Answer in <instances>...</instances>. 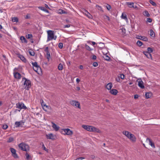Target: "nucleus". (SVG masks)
Wrapping results in <instances>:
<instances>
[{
	"instance_id": "obj_59",
	"label": "nucleus",
	"mask_w": 160,
	"mask_h": 160,
	"mask_svg": "<svg viewBox=\"0 0 160 160\" xmlns=\"http://www.w3.org/2000/svg\"><path fill=\"white\" fill-rule=\"evenodd\" d=\"M79 68L81 69H83V66L82 65H81L79 66Z\"/></svg>"
},
{
	"instance_id": "obj_16",
	"label": "nucleus",
	"mask_w": 160,
	"mask_h": 160,
	"mask_svg": "<svg viewBox=\"0 0 160 160\" xmlns=\"http://www.w3.org/2000/svg\"><path fill=\"white\" fill-rule=\"evenodd\" d=\"M127 4L130 8H137V6H136L135 7L134 6V3L133 2H127Z\"/></svg>"
},
{
	"instance_id": "obj_18",
	"label": "nucleus",
	"mask_w": 160,
	"mask_h": 160,
	"mask_svg": "<svg viewBox=\"0 0 160 160\" xmlns=\"http://www.w3.org/2000/svg\"><path fill=\"white\" fill-rule=\"evenodd\" d=\"M128 138L133 142H134L136 141V138L135 136L133 134H130Z\"/></svg>"
},
{
	"instance_id": "obj_23",
	"label": "nucleus",
	"mask_w": 160,
	"mask_h": 160,
	"mask_svg": "<svg viewBox=\"0 0 160 160\" xmlns=\"http://www.w3.org/2000/svg\"><path fill=\"white\" fill-rule=\"evenodd\" d=\"M33 69L34 71L36 72H37L38 73H39V72L41 71V68L40 67H33Z\"/></svg>"
},
{
	"instance_id": "obj_32",
	"label": "nucleus",
	"mask_w": 160,
	"mask_h": 160,
	"mask_svg": "<svg viewBox=\"0 0 160 160\" xmlns=\"http://www.w3.org/2000/svg\"><path fill=\"white\" fill-rule=\"evenodd\" d=\"M12 21L13 22H18V19L17 17H14L12 18Z\"/></svg>"
},
{
	"instance_id": "obj_35",
	"label": "nucleus",
	"mask_w": 160,
	"mask_h": 160,
	"mask_svg": "<svg viewBox=\"0 0 160 160\" xmlns=\"http://www.w3.org/2000/svg\"><path fill=\"white\" fill-rule=\"evenodd\" d=\"M148 51H147L150 53H151L153 52V49L151 47H148L147 48Z\"/></svg>"
},
{
	"instance_id": "obj_10",
	"label": "nucleus",
	"mask_w": 160,
	"mask_h": 160,
	"mask_svg": "<svg viewBox=\"0 0 160 160\" xmlns=\"http://www.w3.org/2000/svg\"><path fill=\"white\" fill-rule=\"evenodd\" d=\"M137 81L138 82V85L141 88L143 89L144 88V86L143 85V82L142 80L141 79H138Z\"/></svg>"
},
{
	"instance_id": "obj_36",
	"label": "nucleus",
	"mask_w": 160,
	"mask_h": 160,
	"mask_svg": "<svg viewBox=\"0 0 160 160\" xmlns=\"http://www.w3.org/2000/svg\"><path fill=\"white\" fill-rule=\"evenodd\" d=\"M149 141V144L152 146V147H155L154 145V143H153L150 139H148Z\"/></svg>"
},
{
	"instance_id": "obj_21",
	"label": "nucleus",
	"mask_w": 160,
	"mask_h": 160,
	"mask_svg": "<svg viewBox=\"0 0 160 160\" xmlns=\"http://www.w3.org/2000/svg\"><path fill=\"white\" fill-rule=\"evenodd\" d=\"M86 13H85V15L89 19H92V16L87 10H85Z\"/></svg>"
},
{
	"instance_id": "obj_15",
	"label": "nucleus",
	"mask_w": 160,
	"mask_h": 160,
	"mask_svg": "<svg viewBox=\"0 0 160 160\" xmlns=\"http://www.w3.org/2000/svg\"><path fill=\"white\" fill-rule=\"evenodd\" d=\"M143 53L148 58L150 59H152V55L150 53L146 51H144L143 52Z\"/></svg>"
},
{
	"instance_id": "obj_11",
	"label": "nucleus",
	"mask_w": 160,
	"mask_h": 160,
	"mask_svg": "<svg viewBox=\"0 0 160 160\" xmlns=\"http://www.w3.org/2000/svg\"><path fill=\"white\" fill-rule=\"evenodd\" d=\"M52 127L55 131H58L60 127L53 122H52Z\"/></svg>"
},
{
	"instance_id": "obj_44",
	"label": "nucleus",
	"mask_w": 160,
	"mask_h": 160,
	"mask_svg": "<svg viewBox=\"0 0 160 160\" xmlns=\"http://www.w3.org/2000/svg\"><path fill=\"white\" fill-rule=\"evenodd\" d=\"M118 77H119V78H121L122 79H123L125 78V76L123 74H120V76Z\"/></svg>"
},
{
	"instance_id": "obj_17",
	"label": "nucleus",
	"mask_w": 160,
	"mask_h": 160,
	"mask_svg": "<svg viewBox=\"0 0 160 160\" xmlns=\"http://www.w3.org/2000/svg\"><path fill=\"white\" fill-rule=\"evenodd\" d=\"M139 38H137L138 39L145 41H147L148 40V38L146 37L145 36H138Z\"/></svg>"
},
{
	"instance_id": "obj_2",
	"label": "nucleus",
	"mask_w": 160,
	"mask_h": 160,
	"mask_svg": "<svg viewBox=\"0 0 160 160\" xmlns=\"http://www.w3.org/2000/svg\"><path fill=\"white\" fill-rule=\"evenodd\" d=\"M24 80L23 83L24 87L26 90H28L31 87V82L29 80L24 77H23L22 81Z\"/></svg>"
},
{
	"instance_id": "obj_39",
	"label": "nucleus",
	"mask_w": 160,
	"mask_h": 160,
	"mask_svg": "<svg viewBox=\"0 0 160 160\" xmlns=\"http://www.w3.org/2000/svg\"><path fill=\"white\" fill-rule=\"evenodd\" d=\"M25 156L26 157V159L28 160L30 159V156L29 155V154L28 153H26L25 154Z\"/></svg>"
},
{
	"instance_id": "obj_55",
	"label": "nucleus",
	"mask_w": 160,
	"mask_h": 160,
	"mask_svg": "<svg viewBox=\"0 0 160 160\" xmlns=\"http://www.w3.org/2000/svg\"><path fill=\"white\" fill-rule=\"evenodd\" d=\"M97 57L95 55H93L92 56V59L93 60H95L96 59Z\"/></svg>"
},
{
	"instance_id": "obj_42",
	"label": "nucleus",
	"mask_w": 160,
	"mask_h": 160,
	"mask_svg": "<svg viewBox=\"0 0 160 160\" xmlns=\"http://www.w3.org/2000/svg\"><path fill=\"white\" fill-rule=\"evenodd\" d=\"M58 47L60 49H62L63 48V44L62 42L59 43L58 45Z\"/></svg>"
},
{
	"instance_id": "obj_57",
	"label": "nucleus",
	"mask_w": 160,
	"mask_h": 160,
	"mask_svg": "<svg viewBox=\"0 0 160 160\" xmlns=\"http://www.w3.org/2000/svg\"><path fill=\"white\" fill-rule=\"evenodd\" d=\"M48 47H47L45 49V51L46 52H49L48 50Z\"/></svg>"
},
{
	"instance_id": "obj_61",
	"label": "nucleus",
	"mask_w": 160,
	"mask_h": 160,
	"mask_svg": "<svg viewBox=\"0 0 160 160\" xmlns=\"http://www.w3.org/2000/svg\"><path fill=\"white\" fill-rule=\"evenodd\" d=\"M57 38V36L56 35H54V38H53V39L54 40H56V39Z\"/></svg>"
},
{
	"instance_id": "obj_30",
	"label": "nucleus",
	"mask_w": 160,
	"mask_h": 160,
	"mask_svg": "<svg viewBox=\"0 0 160 160\" xmlns=\"http://www.w3.org/2000/svg\"><path fill=\"white\" fill-rule=\"evenodd\" d=\"M121 18L122 19H123L125 20L128 19L126 15V14H124L123 13H122Z\"/></svg>"
},
{
	"instance_id": "obj_63",
	"label": "nucleus",
	"mask_w": 160,
	"mask_h": 160,
	"mask_svg": "<svg viewBox=\"0 0 160 160\" xmlns=\"http://www.w3.org/2000/svg\"><path fill=\"white\" fill-rule=\"evenodd\" d=\"M42 147H43V149H44V150L45 151H46L47 150V149H46V148H45V147L44 146V145L42 146Z\"/></svg>"
},
{
	"instance_id": "obj_54",
	"label": "nucleus",
	"mask_w": 160,
	"mask_h": 160,
	"mask_svg": "<svg viewBox=\"0 0 160 160\" xmlns=\"http://www.w3.org/2000/svg\"><path fill=\"white\" fill-rule=\"evenodd\" d=\"M70 27V25L67 24L65 25L64 26V28H68Z\"/></svg>"
},
{
	"instance_id": "obj_51",
	"label": "nucleus",
	"mask_w": 160,
	"mask_h": 160,
	"mask_svg": "<svg viewBox=\"0 0 160 160\" xmlns=\"http://www.w3.org/2000/svg\"><path fill=\"white\" fill-rule=\"evenodd\" d=\"M8 128V126L6 125H4L2 126V128L4 129H7Z\"/></svg>"
},
{
	"instance_id": "obj_49",
	"label": "nucleus",
	"mask_w": 160,
	"mask_h": 160,
	"mask_svg": "<svg viewBox=\"0 0 160 160\" xmlns=\"http://www.w3.org/2000/svg\"><path fill=\"white\" fill-rule=\"evenodd\" d=\"M32 37V35L31 34H28L27 36V38L28 39H30Z\"/></svg>"
},
{
	"instance_id": "obj_48",
	"label": "nucleus",
	"mask_w": 160,
	"mask_h": 160,
	"mask_svg": "<svg viewBox=\"0 0 160 160\" xmlns=\"http://www.w3.org/2000/svg\"><path fill=\"white\" fill-rule=\"evenodd\" d=\"M93 66L94 67H96L98 66V63L97 62H94L92 64Z\"/></svg>"
},
{
	"instance_id": "obj_26",
	"label": "nucleus",
	"mask_w": 160,
	"mask_h": 160,
	"mask_svg": "<svg viewBox=\"0 0 160 160\" xmlns=\"http://www.w3.org/2000/svg\"><path fill=\"white\" fill-rule=\"evenodd\" d=\"M39 8L41 10H42V11L45 12H46L47 13H49L48 10L45 8L44 7H39Z\"/></svg>"
},
{
	"instance_id": "obj_46",
	"label": "nucleus",
	"mask_w": 160,
	"mask_h": 160,
	"mask_svg": "<svg viewBox=\"0 0 160 160\" xmlns=\"http://www.w3.org/2000/svg\"><path fill=\"white\" fill-rule=\"evenodd\" d=\"M96 7L98 8V9L101 11H102V8L101 7V6L98 5H96Z\"/></svg>"
},
{
	"instance_id": "obj_25",
	"label": "nucleus",
	"mask_w": 160,
	"mask_h": 160,
	"mask_svg": "<svg viewBox=\"0 0 160 160\" xmlns=\"http://www.w3.org/2000/svg\"><path fill=\"white\" fill-rule=\"evenodd\" d=\"M150 35L151 37H155V33L152 29L150 30Z\"/></svg>"
},
{
	"instance_id": "obj_62",
	"label": "nucleus",
	"mask_w": 160,
	"mask_h": 160,
	"mask_svg": "<svg viewBox=\"0 0 160 160\" xmlns=\"http://www.w3.org/2000/svg\"><path fill=\"white\" fill-rule=\"evenodd\" d=\"M30 18V17L28 16V15H26L25 17V18L26 19H28Z\"/></svg>"
},
{
	"instance_id": "obj_24",
	"label": "nucleus",
	"mask_w": 160,
	"mask_h": 160,
	"mask_svg": "<svg viewBox=\"0 0 160 160\" xmlns=\"http://www.w3.org/2000/svg\"><path fill=\"white\" fill-rule=\"evenodd\" d=\"M152 94L150 92H146L145 94V96L146 98H151L152 96Z\"/></svg>"
},
{
	"instance_id": "obj_5",
	"label": "nucleus",
	"mask_w": 160,
	"mask_h": 160,
	"mask_svg": "<svg viewBox=\"0 0 160 160\" xmlns=\"http://www.w3.org/2000/svg\"><path fill=\"white\" fill-rule=\"evenodd\" d=\"M17 108L21 109H27V107L24 104L22 103H18L16 104Z\"/></svg>"
},
{
	"instance_id": "obj_47",
	"label": "nucleus",
	"mask_w": 160,
	"mask_h": 160,
	"mask_svg": "<svg viewBox=\"0 0 160 160\" xmlns=\"http://www.w3.org/2000/svg\"><path fill=\"white\" fill-rule=\"evenodd\" d=\"M106 8L108 10H110L111 9V6L108 4L106 6Z\"/></svg>"
},
{
	"instance_id": "obj_22",
	"label": "nucleus",
	"mask_w": 160,
	"mask_h": 160,
	"mask_svg": "<svg viewBox=\"0 0 160 160\" xmlns=\"http://www.w3.org/2000/svg\"><path fill=\"white\" fill-rule=\"evenodd\" d=\"M20 39L22 43H27V39L24 36H21L20 38Z\"/></svg>"
},
{
	"instance_id": "obj_9",
	"label": "nucleus",
	"mask_w": 160,
	"mask_h": 160,
	"mask_svg": "<svg viewBox=\"0 0 160 160\" xmlns=\"http://www.w3.org/2000/svg\"><path fill=\"white\" fill-rule=\"evenodd\" d=\"M24 122L22 120L19 122H16L15 123V125L16 128H18L21 126H22L24 125Z\"/></svg>"
},
{
	"instance_id": "obj_8",
	"label": "nucleus",
	"mask_w": 160,
	"mask_h": 160,
	"mask_svg": "<svg viewBox=\"0 0 160 160\" xmlns=\"http://www.w3.org/2000/svg\"><path fill=\"white\" fill-rule=\"evenodd\" d=\"M70 103L71 105L75 106L79 108H80V104L79 103L76 101L72 100L70 102Z\"/></svg>"
},
{
	"instance_id": "obj_45",
	"label": "nucleus",
	"mask_w": 160,
	"mask_h": 160,
	"mask_svg": "<svg viewBox=\"0 0 160 160\" xmlns=\"http://www.w3.org/2000/svg\"><path fill=\"white\" fill-rule=\"evenodd\" d=\"M60 12H59V13L62 14H66V12L64 10H62V9H60L59 10Z\"/></svg>"
},
{
	"instance_id": "obj_4",
	"label": "nucleus",
	"mask_w": 160,
	"mask_h": 160,
	"mask_svg": "<svg viewBox=\"0 0 160 160\" xmlns=\"http://www.w3.org/2000/svg\"><path fill=\"white\" fill-rule=\"evenodd\" d=\"M48 38L47 42L53 39L54 38V31L52 30H48L47 32Z\"/></svg>"
},
{
	"instance_id": "obj_60",
	"label": "nucleus",
	"mask_w": 160,
	"mask_h": 160,
	"mask_svg": "<svg viewBox=\"0 0 160 160\" xmlns=\"http://www.w3.org/2000/svg\"><path fill=\"white\" fill-rule=\"evenodd\" d=\"M76 82L77 83H78L80 82V79L79 78H77L76 79Z\"/></svg>"
},
{
	"instance_id": "obj_20",
	"label": "nucleus",
	"mask_w": 160,
	"mask_h": 160,
	"mask_svg": "<svg viewBox=\"0 0 160 160\" xmlns=\"http://www.w3.org/2000/svg\"><path fill=\"white\" fill-rule=\"evenodd\" d=\"M112 87V82H109L108 83L106 86V88L108 90H111V88Z\"/></svg>"
},
{
	"instance_id": "obj_12",
	"label": "nucleus",
	"mask_w": 160,
	"mask_h": 160,
	"mask_svg": "<svg viewBox=\"0 0 160 160\" xmlns=\"http://www.w3.org/2000/svg\"><path fill=\"white\" fill-rule=\"evenodd\" d=\"M14 78L16 79H20L21 78V75L18 72H13Z\"/></svg>"
},
{
	"instance_id": "obj_43",
	"label": "nucleus",
	"mask_w": 160,
	"mask_h": 160,
	"mask_svg": "<svg viewBox=\"0 0 160 160\" xmlns=\"http://www.w3.org/2000/svg\"><path fill=\"white\" fill-rule=\"evenodd\" d=\"M149 2L153 6H155L156 5V3L154 2L153 1L150 0L149 1Z\"/></svg>"
},
{
	"instance_id": "obj_64",
	"label": "nucleus",
	"mask_w": 160,
	"mask_h": 160,
	"mask_svg": "<svg viewBox=\"0 0 160 160\" xmlns=\"http://www.w3.org/2000/svg\"><path fill=\"white\" fill-rule=\"evenodd\" d=\"M77 89L78 90H79L80 89V88L79 87H77Z\"/></svg>"
},
{
	"instance_id": "obj_50",
	"label": "nucleus",
	"mask_w": 160,
	"mask_h": 160,
	"mask_svg": "<svg viewBox=\"0 0 160 160\" xmlns=\"http://www.w3.org/2000/svg\"><path fill=\"white\" fill-rule=\"evenodd\" d=\"M87 42H88V43H89L90 44H91L90 43L91 42L92 43V45H95L96 44V42H93V41H92V42H91L90 41H88Z\"/></svg>"
},
{
	"instance_id": "obj_58",
	"label": "nucleus",
	"mask_w": 160,
	"mask_h": 160,
	"mask_svg": "<svg viewBox=\"0 0 160 160\" xmlns=\"http://www.w3.org/2000/svg\"><path fill=\"white\" fill-rule=\"evenodd\" d=\"M116 80L117 82H119L120 81V78L119 77H118V78H117L116 79Z\"/></svg>"
},
{
	"instance_id": "obj_53",
	"label": "nucleus",
	"mask_w": 160,
	"mask_h": 160,
	"mask_svg": "<svg viewBox=\"0 0 160 160\" xmlns=\"http://www.w3.org/2000/svg\"><path fill=\"white\" fill-rule=\"evenodd\" d=\"M84 158H85L84 157H79V158H77L75 160H81L83 159Z\"/></svg>"
},
{
	"instance_id": "obj_52",
	"label": "nucleus",
	"mask_w": 160,
	"mask_h": 160,
	"mask_svg": "<svg viewBox=\"0 0 160 160\" xmlns=\"http://www.w3.org/2000/svg\"><path fill=\"white\" fill-rule=\"evenodd\" d=\"M152 21V20L151 18H148L147 19V22H151Z\"/></svg>"
},
{
	"instance_id": "obj_27",
	"label": "nucleus",
	"mask_w": 160,
	"mask_h": 160,
	"mask_svg": "<svg viewBox=\"0 0 160 160\" xmlns=\"http://www.w3.org/2000/svg\"><path fill=\"white\" fill-rule=\"evenodd\" d=\"M123 133L128 138H129V135L131 133L128 132L126 131H123Z\"/></svg>"
},
{
	"instance_id": "obj_1",
	"label": "nucleus",
	"mask_w": 160,
	"mask_h": 160,
	"mask_svg": "<svg viewBox=\"0 0 160 160\" xmlns=\"http://www.w3.org/2000/svg\"><path fill=\"white\" fill-rule=\"evenodd\" d=\"M82 127L84 129L89 132H99L100 131L98 129L91 126L83 125L82 126Z\"/></svg>"
},
{
	"instance_id": "obj_7",
	"label": "nucleus",
	"mask_w": 160,
	"mask_h": 160,
	"mask_svg": "<svg viewBox=\"0 0 160 160\" xmlns=\"http://www.w3.org/2000/svg\"><path fill=\"white\" fill-rule=\"evenodd\" d=\"M63 133L64 135H71L72 134V132L69 128L62 129Z\"/></svg>"
},
{
	"instance_id": "obj_38",
	"label": "nucleus",
	"mask_w": 160,
	"mask_h": 160,
	"mask_svg": "<svg viewBox=\"0 0 160 160\" xmlns=\"http://www.w3.org/2000/svg\"><path fill=\"white\" fill-rule=\"evenodd\" d=\"M29 52L30 55H31V56H34V55L35 53H34V52L33 51H32V50H30L29 51Z\"/></svg>"
},
{
	"instance_id": "obj_6",
	"label": "nucleus",
	"mask_w": 160,
	"mask_h": 160,
	"mask_svg": "<svg viewBox=\"0 0 160 160\" xmlns=\"http://www.w3.org/2000/svg\"><path fill=\"white\" fill-rule=\"evenodd\" d=\"M10 150L12 153V156L15 158H18V157L16 153V150L13 148H10Z\"/></svg>"
},
{
	"instance_id": "obj_40",
	"label": "nucleus",
	"mask_w": 160,
	"mask_h": 160,
	"mask_svg": "<svg viewBox=\"0 0 160 160\" xmlns=\"http://www.w3.org/2000/svg\"><path fill=\"white\" fill-rule=\"evenodd\" d=\"M46 53H47V58L49 60L51 57L50 54V53L49 52H48Z\"/></svg>"
},
{
	"instance_id": "obj_29",
	"label": "nucleus",
	"mask_w": 160,
	"mask_h": 160,
	"mask_svg": "<svg viewBox=\"0 0 160 160\" xmlns=\"http://www.w3.org/2000/svg\"><path fill=\"white\" fill-rule=\"evenodd\" d=\"M85 48L87 50L89 51H91L93 50V49L92 48H91L87 44L85 45Z\"/></svg>"
},
{
	"instance_id": "obj_41",
	"label": "nucleus",
	"mask_w": 160,
	"mask_h": 160,
	"mask_svg": "<svg viewBox=\"0 0 160 160\" xmlns=\"http://www.w3.org/2000/svg\"><path fill=\"white\" fill-rule=\"evenodd\" d=\"M104 59L108 61L110 59V58L108 55H105L104 57Z\"/></svg>"
},
{
	"instance_id": "obj_28",
	"label": "nucleus",
	"mask_w": 160,
	"mask_h": 160,
	"mask_svg": "<svg viewBox=\"0 0 160 160\" xmlns=\"http://www.w3.org/2000/svg\"><path fill=\"white\" fill-rule=\"evenodd\" d=\"M58 68L59 70H62L63 69V66L62 64L60 63L59 64L58 67Z\"/></svg>"
},
{
	"instance_id": "obj_34",
	"label": "nucleus",
	"mask_w": 160,
	"mask_h": 160,
	"mask_svg": "<svg viewBox=\"0 0 160 160\" xmlns=\"http://www.w3.org/2000/svg\"><path fill=\"white\" fill-rule=\"evenodd\" d=\"M137 44L138 46L140 47L142 45V42L139 40H138L137 42Z\"/></svg>"
},
{
	"instance_id": "obj_33",
	"label": "nucleus",
	"mask_w": 160,
	"mask_h": 160,
	"mask_svg": "<svg viewBox=\"0 0 160 160\" xmlns=\"http://www.w3.org/2000/svg\"><path fill=\"white\" fill-rule=\"evenodd\" d=\"M143 15L147 17H149L150 16V14L148 13V12L146 10L145 11L143 12Z\"/></svg>"
},
{
	"instance_id": "obj_31",
	"label": "nucleus",
	"mask_w": 160,
	"mask_h": 160,
	"mask_svg": "<svg viewBox=\"0 0 160 160\" xmlns=\"http://www.w3.org/2000/svg\"><path fill=\"white\" fill-rule=\"evenodd\" d=\"M32 64L33 66V67H40L39 66H38V64L37 62H34L32 63Z\"/></svg>"
},
{
	"instance_id": "obj_3",
	"label": "nucleus",
	"mask_w": 160,
	"mask_h": 160,
	"mask_svg": "<svg viewBox=\"0 0 160 160\" xmlns=\"http://www.w3.org/2000/svg\"><path fill=\"white\" fill-rule=\"evenodd\" d=\"M18 146L20 149L23 151H27L29 150V146L23 142L20 143Z\"/></svg>"
},
{
	"instance_id": "obj_19",
	"label": "nucleus",
	"mask_w": 160,
	"mask_h": 160,
	"mask_svg": "<svg viewBox=\"0 0 160 160\" xmlns=\"http://www.w3.org/2000/svg\"><path fill=\"white\" fill-rule=\"evenodd\" d=\"M110 92L111 94L113 95H116L117 94L118 91L116 89H112L110 90Z\"/></svg>"
},
{
	"instance_id": "obj_56",
	"label": "nucleus",
	"mask_w": 160,
	"mask_h": 160,
	"mask_svg": "<svg viewBox=\"0 0 160 160\" xmlns=\"http://www.w3.org/2000/svg\"><path fill=\"white\" fill-rule=\"evenodd\" d=\"M139 96L137 94H136L134 95V98L135 99L138 98Z\"/></svg>"
},
{
	"instance_id": "obj_13",
	"label": "nucleus",
	"mask_w": 160,
	"mask_h": 160,
	"mask_svg": "<svg viewBox=\"0 0 160 160\" xmlns=\"http://www.w3.org/2000/svg\"><path fill=\"white\" fill-rule=\"evenodd\" d=\"M46 137L47 139L53 140L54 139V135L52 133L46 134Z\"/></svg>"
},
{
	"instance_id": "obj_14",
	"label": "nucleus",
	"mask_w": 160,
	"mask_h": 160,
	"mask_svg": "<svg viewBox=\"0 0 160 160\" xmlns=\"http://www.w3.org/2000/svg\"><path fill=\"white\" fill-rule=\"evenodd\" d=\"M18 57L23 62H27V60L23 55L20 54H19L18 55Z\"/></svg>"
},
{
	"instance_id": "obj_37",
	"label": "nucleus",
	"mask_w": 160,
	"mask_h": 160,
	"mask_svg": "<svg viewBox=\"0 0 160 160\" xmlns=\"http://www.w3.org/2000/svg\"><path fill=\"white\" fill-rule=\"evenodd\" d=\"M14 140V139L13 137H10L9 138L7 141L8 142H12Z\"/></svg>"
}]
</instances>
